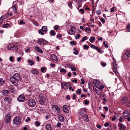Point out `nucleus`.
Instances as JSON below:
<instances>
[{"label":"nucleus","instance_id":"obj_1","mask_svg":"<svg viewBox=\"0 0 130 130\" xmlns=\"http://www.w3.org/2000/svg\"><path fill=\"white\" fill-rule=\"evenodd\" d=\"M20 79V76L18 73H16L13 75V76L11 77L9 80L12 84L15 83L17 84V85H18V82Z\"/></svg>","mask_w":130,"mask_h":130},{"label":"nucleus","instance_id":"obj_2","mask_svg":"<svg viewBox=\"0 0 130 130\" xmlns=\"http://www.w3.org/2000/svg\"><path fill=\"white\" fill-rule=\"evenodd\" d=\"M36 101L34 99H31L28 101L27 104L31 107H34L36 105Z\"/></svg>","mask_w":130,"mask_h":130},{"label":"nucleus","instance_id":"obj_3","mask_svg":"<svg viewBox=\"0 0 130 130\" xmlns=\"http://www.w3.org/2000/svg\"><path fill=\"white\" fill-rule=\"evenodd\" d=\"M61 85L62 89L64 90H67L68 89V87L70 86V84L69 82H63L61 83Z\"/></svg>","mask_w":130,"mask_h":130},{"label":"nucleus","instance_id":"obj_4","mask_svg":"<svg viewBox=\"0 0 130 130\" xmlns=\"http://www.w3.org/2000/svg\"><path fill=\"white\" fill-rule=\"evenodd\" d=\"M86 109L85 108L81 109L79 111V113L81 116L83 117H87L88 116L86 115Z\"/></svg>","mask_w":130,"mask_h":130},{"label":"nucleus","instance_id":"obj_5","mask_svg":"<svg viewBox=\"0 0 130 130\" xmlns=\"http://www.w3.org/2000/svg\"><path fill=\"white\" fill-rule=\"evenodd\" d=\"M13 122L16 125L20 124L21 123V118L19 117H16L13 120Z\"/></svg>","mask_w":130,"mask_h":130},{"label":"nucleus","instance_id":"obj_6","mask_svg":"<svg viewBox=\"0 0 130 130\" xmlns=\"http://www.w3.org/2000/svg\"><path fill=\"white\" fill-rule=\"evenodd\" d=\"M39 101L40 104L41 105H43L46 99L42 95L40 94L39 95Z\"/></svg>","mask_w":130,"mask_h":130},{"label":"nucleus","instance_id":"obj_7","mask_svg":"<svg viewBox=\"0 0 130 130\" xmlns=\"http://www.w3.org/2000/svg\"><path fill=\"white\" fill-rule=\"evenodd\" d=\"M7 47L8 50L13 51H16L18 49L17 46L15 45H9Z\"/></svg>","mask_w":130,"mask_h":130},{"label":"nucleus","instance_id":"obj_8","mask_svg":"<svg viewBox=\"0 0 130 130\" xmlns=\"http://www.w3.org/2000/svg\"><path fill=\"white\" fill-rule=\"evenodd\" d=\"M52 108L53 110L55 112L59 113L60 112V110L59 108L56 105H53L52 106Z\"/></svg>","mask_w":130,"mask_h":130},{"label":"nucleus","instance_id":"obj_9","mask_svg":"<svg viewBox=\"0 0 130 130\" xmlns=\"http://www.w3.org/2000/svg\"><path fill=\"white\" fill-rule=\"evenodd\" d=\"M112 65L113 67V72L116 74L117 73V64L116 62L114 61L112 63Z\"/></svg>","mask_w":130,"mask_h":130},{"label":"nucleus","instance_id":"obj_10","mask_svg":"<svg viewBox=\"0 0 130 130\" xmlns=\"http://www.w3.org/2000/svg\"><path fill=\"white\" fill-rule=\"evenodd\" d=\"M63 109L64 112L67 113L69 112L70 107L67 105H64L63 106Z\"/></svg>","mask_w":130,"mask_h":130},{"label":"nucleus","instance_id":"obj_11","mask_svg":"<svg viewBox=\"0 0 130 130\" xmlns=\"http://www.w3.org/2000/svg\"><path fill=\"white\" fill-rule=\"evenodd\" d=\"M75 28L74 27H71L70 30L69 31L68 30L67 32L70 35H73L74 34L75 32Z\"/></svg>","mask_w":130,"mask_h":130},{"label":"nucleus","instance_id":"obj_12","mask_svg":"<svg viewBox=\"0 0 130 130\" xmlns=\"http://www.w3.org/2000/svg\"><path fill=\"white\" fill-rule=\"evenodd\" d=\"M37 42L38 43L40 44H41L42 43L45 44H46L47 42V41L45 40L44 39L41 38H39L37 40Z\"/></svg>","mask_w":130,"mask_h":130},{"label":"nucleus","instance_id":"obj_13","mask_svg":"<svg viewBox=\"0 0 130 130\" xmlns=\"http://www.w3.org/2000/svg\"><path fill=\"white\" fill-rule=\"evenodd\" d=\"M18 100L20 102H23L25 100V97L23 95H20L17 98Z\"/></svg>","mask_w":130,"mask_h":130},{"label":"nucleus","instance_id":"obj_14","mask_svg":"<svg viewBox=\"0 0 130 130\" xmlns=\"http://www.w3.org/2000/svg\"><path fill=\"white\" fill-rule=\"evenodd\" d=\"M10 120V115L9 114H8L5 117V122L7 123H8Z\"/></svg>","mask_w":130,"mask_h":130},{"label":"nucleus","instance_id":"obj_15","mask_svg":"<svg viewBox=\"0 0 130 130\" xmlns=\"http://www.w3.org/2000/svg\"><path fill=\"white\" fill-rule=\"evenodd\" d=\"M120 130H124L126 127L124 125L121 123H119L118 124Z\"/></svg>","mask_w":130,"mask_h":130},{"label":"nucleus","instance_id":"obj_16","mask_svg":"<svg viewBox=\"0 0 130 130\" xmlns=\"http://www.w3.org/2000/svg\"><path fill=\"white\" fill-rule=\"evenodd\" d=\"M128 99L127 97H124L122 98L121 101V103L122 104H124L127 102Z\"/></svg>","mask_w":130,"mask_h":130},{"label":"nucleus","instance_id":"obj_17","mask_svg":"<svg viewBox=\"0 0 130 130\" xmlns=\"http://www.w3.org/2000/svg\"><path fill=\"white\" fill-rule=\"evenodd\" d=\"M4 101L6 102L9 103L11 102V99L9 96L6 97L4 99Z\"/></svg>","mask_w":130,"mask_h":130},{"label":"nucleus","instance_id":"obj_18","mask_svg":"<svg viewBox=\"0 0 130 130\" xmlns=\"http://www.w3.org/2000/svg\"><path fill=\"white\" fill-rule=\"evenodd\" d=\"M8 14L3 15L0 18V24H1L3 20L5 19L8 17Z\"/></svg>","mask_w":130,"mask_h":130},{"label":"nucleus","instance_id":"obj_19","mask_svg":"<svg viewBox=\"0 0 130 130\" xmlns=\"http://www.w3.org/2000/svg\"><path fill=\"white\" fill-rule=\"evenodd\" d=\"M35 49L37 52H38L41 53H43V51L38 46H35L34 47Z\"/></svg>","mask_w":130,"mask_h":130},{"label":"nucleus","instance_id":"obj_20","mask_svg":"<svg viewBox=\"0 0 130 130\" xmlns=\"http://www.w3.org/2000/svg\"><path fill=\"white\" fill-rule=\"evenodd\" d=\"M9 92L8 90L5 89L3 91L2 95H3L5 96V95L8 94Z\"/></svg>","mask_w":130,"mask_h":130},{"label":"nucleus","instance_id":"obj_21","mask_svg":"<svg viewBox=\"0 0 130 130\" xmlns=\"http://www.w3.org/2000/svg\"><path fill=\"white\" fill-rule=\"evenodd\" d=\"M51 59L53 60L57 61L58 60V59L56 56L55 55H52L51 56Z\"/></svg>","mask_w":130,"mask_h":130},{"label":"nucleus","instance_id":"obj_22","mask_svg":"<svg viewBox=\"0 0 130 130\" xmlns=\"http://www.w3.org/2000/svg\"><path fill=\"white\" fill-rule=\"evenodd\" d=\"M128 57V56L127 55H126V53L125 52V54H124L122 55V59L123 60H125L127 59Z\"/></svg>","mask_w":130,"mask_h":130},{"label":"nucleus","instance_id":"obj_23","mask_svg":"<svg viewBox=\"0 0 130 130\" xmlns=\"http://www.w3.org/2000/svg\"><path fill=\"white\" fill-rule=\"evenodd\" d=\"M58 119L61 122H63L64 120V117L61 115H59L58 116Z\"/></svg>","mask_w":130,"mask_h":130},{"label":"nucleus","instance_id":"obj_24","mask_svg":"<svg viewBox=\"0 0 130 130\" xmlns=\"http://www.w3.org/2000/svg\"><path fill=\"white\" fill-rule=\"evenodd\" d=\"M95 86L97 88L99 89L100 90H102L104 87L103 86H99L97 85L96 83H95Z\"/></svg>","mask_w":130,"mask_h":130},{"label":"nucleus","instance_id":"obj_25","mask_svg":"<svg viewBox=\"0 0 130 130\" xmlns=\"http://www.w3.org/2000/svg\"><path fill=\"white\" fill-rule=\"evenodd\" d=\"M17 7L15 5L13 7V11L15 13H17Z\"/></svg>","mask_w":130,"mask_h":130},{"label":"nucleus","instance_id":"obj_26","mask_svg":"<svg viewBox=\"0 0 130 130\" xmlns=\"http://www.w3.org/2000/svg\"><path fill=\"white\" fill-rule=\"evenodd\" d=\"M46 128L47 130H51V125L48 124L46 125Z\"/></svg>","mask_w":130,"mask_h":130},{"label":"nucleus","instance_id":"obj_27","mask_svg":"<svg viewBox=\"0 0 130 130\" xmlns=\"http://www.w3.org/2000/svg\"><path fill=\"white\" fill-rule=\"evenodd\" d=\"M95 38L93 37H91L89 39V41L92 43H93L95 40Z\"/></svg>","mask_w":130,"mask_h":130},{"label":"nucleus","instance_id":"obj_28","mask_svg":"<svg viewBox=\"0 0 130 130\" xmlns=\"http://www.w3.org/2000/svg\"><path fill=\"white\" fill-rule=\"evenodd\" d=\"M39 72L37 70H34L31 71V73L33 74H38Z\"/></svg>","mask_w":130,"mask_h":130},{"label":"nucleus","instance_id":"obj_29","mask_svg":"<svg viewBox=\"0 0 130 130\" xmlns=\"http://www.w3.org/2000/svg\"><path fill=\"white\" fill-rule=\"evenodd\" d=\"M42 30L44 32H46L47 30V29L46 26H43L42 27Z\"/></svg>","mask_w":130,"mask_h":130},{"label":"nucleus","instance_id":"obj_30","mask_svg":"<svg viewBox=\"0 0 130 130\" xmlns=\"http://www.w3.org/2000/svg\"><path fill=\"white\" fill-rule=\"evenodd\" d=\"M5 83V81L3 78H0V86L3 85Z\"/></svg>","mask_w":130,"mask_h":130},{"label":"nucleus","instance_id":"obj_31","mask_svg":"<svg viewBox=\"0 0 130 130\" xmlns=\"http://www.w3.org/2000/svg\"><path fill=\"white\" fill-rule=\"evenodd\" d=\"M60 72L61 73H67L66 70L63 68H61L60 69Z\"/></svg>","mask_w":130,"mask_h":130},{"label":"nucleus","instance_id":"obj_32","mask_svg":"<svg viewBox=\"0 0 130 130\" xmlns=\"http://www.w3.org/2000/svg\"><path fill=\"white\" fill-rule=\"evenodd\" d=\"M9 90L11 92H12L15 90V89L13 86H11L9 88Z\"/></svg>","mask_w":130,"mask_h":130},{"label":"nucleus","instance_id":"obj_33","mask_svg":"<svg viewBox=\"0 0 130 130\" xmlns=\"http://www.w3.org/2000/svg\"><path fill=\"white\" fill-rule=\"evenodd\" d=\"M88 38V37L87 36H85L83 38L82 40H81L80 41L81 42H83L84 41H85V40L87 39Z\"/></svg>","mask_w":130,"mask_h":130},{"label":"nucleus","instance_id":"obj_34","mask_svg":"<svg viewBox=\"0 0 130 130\" xmlns=\"http://www.w3.org/2000/svg\"><path fill=\"white\" fill-rule=\"evenodd\" d=\"M71 70L72 71H75L76 70V69H75V66L73 65L71 66Z\"/></svg>","mask_w":130,"mask_h":130},{"label":"nucleus","instance_id":"obj_35","mask_svg":"<svg viewBox=\"0 0 130 130\" xmlns=\"http://www.w3.org/2000/svg\"><path fill=\"white\" fill-rule=\"evenodd\" d=\"M9 24L7 23L3 25H2V27L6 28H8L9 26Z\"/></svg>","mask_w":130,"mask_h":130},{"label":"nucleus","instance_id":"obj_36","mask_svg":"<svg viewBox=\"0 0 130 130\" xmlns=\"http://www.w3.org/2000/svg\"><path fill=\"white\" fill-rule=\"evenodd\" d=\"M28 63H30V64L31 65H32L34 64V61L30 60H28Z\"/></svg>","mask_w":130,"mask_h":130},{"label":"nucleus","instance_id":"obj_37","mask_svg":"<svg viewBox=\"0 0 130 130\" xmlns=\"http://www.w3.org/2000/svg\"><path fill=\"white\" fill-rule=\"evenodd\" d=\"M50 33L53 36H54L56 34L55 32L53 30H51L50 31Z\"/></svg>","mask_w":130,"mask_h":130},{"label":"nucleus","instance_id":"obj_38","mask_svg":"<svg viewBox=\"0 0 130 130\" xmlns=\"http://www.w3.org/2000/svg\"><path fill=\"white\" fill-rule=\"evenodd\" d=\"M40 125V123L38 121H36L35 123V125L36 126H39Z\"/></svg>","mask_w":130,"mask_h":130},{"label":"nucleus","instance_id":"obj_39","mask_svg":"<svg viewBox=\"0 0 130 130\" xmlns=\"http://www.w3.org/2000/svg\"><path fill=\"white\" fill-rule=\"evenodd\" d=\"M128 115L127 114H126V113H123V116L124 117V118L125 119H127V118L128 117V115Z\"/></svg>","mask_w":130,"mask_h":130},{"label":"nucleus","instance_id":"obj_40","mask_svg":"<svg viewBox=\"0 0 130 130\" xmlns=\"http://www.w3.org/2000/svg\"><path fill=\"white\" fill-rule=\"evenodd\" d=\"M70 44L71 45H75L76 44V42L74 41H71L70 42Z\"/></svg>","mask_w":130,"mask_h":130},{"label":"nucleus","instance_id":"obj_41","mask_svg":"<svg viewBox=\"0 0 130 130\" xmlns=\"http://www.w3.org/2000/svg\"><path fill=\"white\" fill-rule=\"evenodd\" d=\"M81 90L80 89H78L76 92V93H78V95H79L81 94Z\"/></svg>","mask_w":130,"mask_h":130},{"label":"nucleus","instance_id":"obj_42","mask_svg":"<svg viewBox=\"0 0 130 130\" xmlns=\"http://www.w3.org/2000/svg\"><path fill=\"white\" fill-rule=\"evenodd\" d=\"M130 110H125L123 113H125L126 114H127L128 115H129L130 114Z\"/></svg>","mask_w":130,"mask_h":130},{"label":"nucleus","instance_id":"obj_43","mask_svg":"<svg viewBox=\"0 0 130 130\" xmlns=\"http://www.w3.org/2000/svg\"><path fill=\"white\" fill-rule=\"evenodd\" d=\"M59 26L58 25H56L54 26V29L56 30H58Z\"/></svg>","mask_w":130,"mask_h":130},{"label":"nucleus","instance_id":"obj_44","mask_svg":"<svg viewBox=\"0 0 130 130\" xmlns=\"http://www.w3.org/2000/svg\"><path fill=\"white\" fill-rule=\"evenodd\" d=\"M90 47L91 48H92L94 49H95V50H96V49H97V47H98L95 46L93 44L91 45L90 46Z\"/></svg>","mask_w":130,"mask_h":130},{"label":"nucleus","instance_id":"obj_45","mask_svg":"<svg viewBox=\"0 0 130 130\" xmlns=\"http://www.w3.org/2000/svg\"><path fill=\"white\" fill-rule=\"evenodd\" d=\"M84 49L86 50H88V49L89 46L86 45H83Z\"/></svg>","mask_w":130,"mask_h":130},{"label":"nucleus","instance_id":"obj_46","mask_svg":"<svg viewBox=\"0 0 130 130\" xmlns=\"http://www.w3.org/2000/svg\"><path fill=\"white\" fill-rule=\"evenodd\" d=\"M96 13L98 15H99L101 14V12L100 10H98L96 11Z\"/></svg>","mask_w":130,"mask_h":130},{"label":"nucleus","instance_id":"obj_47","mask_svg":"<svg viewBox=\"0 0 130 130\" xmlns=\"http://www.w3.org/2000/svg\"><path fill=\"white\" fill-rule=\"evenodd\" d=\"M68 5L69 7L72 8V3L71 2H69L68 3Z\"/></svg>","mask_w":130,"mask_h":130},{"label":"nucleus","instance_id":"obj_48","mask_svg":"<svg viewBox=\"0 0 130 130\" xmlns=\"http://www.w3.org/2000/svg\"><path fill=\"white\" fill-rule=\"evenodd\" d=\"M42 29H40L38 31V32L41 35H43L44 33L42 32Z\"/></svg>","mask_w":130,"mask_h":130},{"label":"nucleus","instance_id":"obj_49","mask_svg":"<svg viewBox=\"0 0 130 130\" xmlns=\"http://www.w3.org/2000/svg\"><path fill=\"white\" fill-rule=\"evenodd\" d=\"M126 52V55H127L129 57H130V50L127 51Z\"/></svg>","mask_w":130,"mask_h":130},{"label":"nucleus","instance_id":"obj_50","mask_svg":"<svg viewBox=\"0 0 130 130\" xmlns=\"http://www.w3.org/2000/svg\"><path fill=\"white\" fill-rule=\"evenodd\" d=\"M101 64L102 66L103 67L105 66L106 64V63L104 62H101Z\"/></svg>","mask_w":130,"mask_h":130},{"label":"nucleus","instance_id":"obj_51","mask_svg":"<svg viewBox=\"0 0 130 130\" xmlns=\"http://www.w3.org/2000/svg\"><path fill=\"white\" fill-rule=\"evenodd\" d=\"M103 43L105 45V46L106 48H108V45L106 44V42L105 41H104L103 42Z\"/></svg>","mask_w":130,"mask_h":130},{"label":"nucleus","instance_id":"obj_52","mask_svg":"<svg viewBox=\"0 0 130 130\" xmlns=\"http://www.w3.org/2000/svg\"><path fill=\"white\" fill-rule=\"evenodd\" d=\"M81 12L82 14H83L84 13V11L83 9H81L79 10Z\"/></svg>","mask_w":130,"mask_h":130},{"label":"nucleus","instance_id":"obj_53","mask_svg":"<svg viewBox=\"0 0 130 130\" xmlns=\"http://www.w3.org/2000/svg\"><path fill=\"white\" fill-rule=\"evenodd\" d=\"M84 8L85 10H90L89 8L86 6H84Z\"/></svg>","mask_w":130,"mask_h":130},{"label":"nucleus","instance_id":"obj_54","mask_svg":"<svg viewBox=\"0 0 130 130\" xmlns=\"http://www.w3.org/2000/svg\"><path fill=\"white\" fill-rule=\"evenodd\" d=\"M80 37V35L79 34H77L76 35L75 38L76 39H78Z\"/></svg>","mask_w":130,"mask_h":130},{"label":"nucleus","instance_id":"obj_55","mask_svg":"<svg viewBox=\"0 0 130 130\" xmlns=\"http://www.w3.org/2000/svg\"><path fill=\"white\" fill-rule=\"evenodd\" d=\"M45 69V68H44L43 67H42L41 68V71L43 72L44 73V70Z\"/></svg>","mask_w":130,"mask_h":130},{"label":"nucleus","instance_id":"obj_56","mask_svg":"<svg viewBox=\"0 0 130 130\" xmlns=\"http://www.w3.org/2000/svg\"><path fill=\"white\" fill-rule=\"evenodd\" d=\"M109 125V123L108 122H107L106 123H105L104 126L106 127H107Z\"/></svg>","mask_w":130,"mask_h":130},{"label":"nucleus","instance_id":"obj_57","mask_svg":"<svg viewBox=\"0 0 130 130\" xmlns=\"http://www.w3.org/2000/svg\"><path fill=\"white\" fill-rule=\"evenodd\" d=\"M30 118L29 117H28L27 118V119L25 120V121L26 122H27L28 121H30Z\"/></svg>","mask_w":130,"mask_h":130},{"label":"nucleus","instance_id":"obj_58","mask_svg":"<svg viewBox=\"0 0 130 130\" xmlns=\"http://www.w3.org/2000/svg\"><path fill=\"white\" fill-rule=\"evenodd\" d=\"M103 102L104 104H105V103L107 101L106 100L105 98H104L103 99Z\"/></svg>","mask_w":130,"mask_h":130},{"label":"nucleus","instance_id":"obj_59","mask_svg":"<svg viewBox=\"0 0 130 130\" xmlns=\"http://www.w3.org/2000/svg\"><path fill=\"white\" fill-rule=\"evenodd\" d=\"M25 24V23L24 22L23 20L20 21L19 23V24L20 25L22 24Z\"/></svg>","mask_w":130,"mask_h":130},{"label":"nucleus","instance_id":"obj_60","mask_svg":"<svg viewBox=\"0 0 130 130\" xmlns=\"http://www.w3.org/2000/svg\"><path fill=\"white\" fill-rule=\"evenodd\" d=\"M9 60L11 62H12L13 60V59L12 56H11L9 58Z\"/></svg>","mask_w":130,"mask_h":130},{"label":"nucleus","instance_id":"obj_61","mask_svg":"<svg viewBox=\"0 0 130 130\" xmlns=\"http://www.w3.org/2000/svg\"><path fill=\"white\" fill-rule=\"evenodd\" d=\"M84 103L86 105H87L89 103V102L87 100H86L84 101Z\"/></svg>","mask_w":130,"mask_h":130},{"label":"nucleus","instance_id":"obj_62","mask_svg":"<svg viewBox=\"0 0 130 130\" xmlns=\"http://www.w3.org/2000/svg\"><path fill=\"white\" fill-rule=\"evenodd\" d=\"M94 90L96 92L98 95H99V90H98L97 89H94Z\"/></svg>","mask_w":130,"mask_h":130},{"label":"nucleus","instance_id":"obj_63","mask_svg":"<svg viewBox=\"0 0 130 130\" xmlns=\"http://www.w3.org/2000/svg\"><path fill=\"white\" fill-rule=\"evenodd\" d=\"M96 50L99 53H101V50H100L98 47H97V49H96Z\"/></svg>","mask_w":130,"mask_h":130},{"label":"nucleus","instance_id":"obj_64","mask_svg":"<svg viewBox=\"0 0 130 130\" xmlns=\"http://www.w3.org/2000/svg\"><path fill=\"white\" fill-rule=\"evenodd\" d=\"M101 21L103 23H104L105 22V20L103 18H101L100 19Z\"/></svg>","mask_w":130,"mask_h":130}]
</instances>
